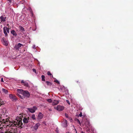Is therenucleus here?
Instances as JSON below:
<instances>
[{"instance_id":"25","label":"nucleus","mask_w":133,"mask_h":133,"mask_svg":"<svg viewBox=\"0 0 133 133\" xmlns=\"http://www.w3.org/2000/svg\"><path fill=\"white\" fill-rule=\"evenodd\" d=\"M76 120H77V121L78 122L79 124L80 125H81V123L79 119H76Z\"/></svg>"},{"instance_id":"27","label":"nucleus","mask_w":133,"mask_h":133,"mask_svg":"<svg viewBox=\"0 0 133 133\" xmlns=\"http://www.w3.org/2000/svg\"><path fill=\"white\" fill-rule=\"evenodd\" d=\"M55 82H56L57 83V84H59V81H57V80H55Z\"/></svg>"},{"instance_id":"43","label":"nucleus","mask_w":133,"mask_h":133,"mask_svg":"<svg viewBox=\"0 0 133 133\" xmlns=\"http://www.w3.org/2000/svg\"><path fill=\"white\" fill-rule=\"evenodd\" d=\"M1 128V127H0V128Z\"/></svg>"},{"instance_id":"41","label":"nucleus","mask_w":133,"mask_h":133,"mask_svg":"<svg viewBox=\"0 0 133 133\" xmlns=\"http://www.w3.org/2000/svg\"><path fill=\"white\" fill-rule=\"evenodd\" d=\"M8 25H9V24H8V25H7V26H8Z\"/></svg>"},{"instance_id":"13","label":"nucleus","mask_w":133,"mask_h":133,"mask_svg":"<svg viewBox=\"0 0 133 133\" xmlns=\"http://www.w3.org/2000/svg\"><path fill=\"white\" fill-rule=\"evenodd\" d=\"M59 103V101L57 100H54L52 102V105H56Z\"/></svg>"},{"instance_id":"37","label":"nucleus","mask_w":133,"mask_h":133,"mask_svg":"<svg viewBox=\"0 0 133 133\" xmlns=\"http://www.w3.org/2000/svg\"><path fill=\"white\" fill-rule=\"evenodd\" d=\"M72 119L71 118V119H70V121H72Z\"/></svg>"},{"instance_id":"22","label":"nucleus","mask_w":133,"mask_h":133,"mask_svg":"<svg viewBox=\"0 0 133 133\" xmlns=\"http://www.w3.org/2000/svg\"><path fill=\"white\" fill-rule=\"evenodd\" d=\"M31 118L33 120H35L36 119V118L35 117V115L34 114H33L31 116Z\"/></svg>"},{"instance_id":"24","label":"nucleus","mask_w":133,"mask_h":133,"mask_svg":"<svg viewBox=\"0 0 133 133\" xmlns=\"http://www.w3.org/2000/svg\"><path fill=\"white\" fill-rule=\"evenodd\" d=\"M47 101L49 103H51L52 102V100L51 99H48Z\"/></svg>"},{"instance_id":"7","label":"nucleus","mask_w":133,"mask_h":133,"mask_svg":"<svg viewBox=\"0 0 133 133\" xmlns=\"http://www.w3.org/2000/svg\"><path fill=\"white\" fill-rule=\"evenodd\" d=\"M84 124L87 127V128L86 129L88 133H89L90 132V129L89 128V126L90 125L89 122L88 121H87L85 123H84Z\"/></svg>"},{"instance_id":"6","label":"nucleus","mask_w":133,"mask_h":133,"mask_svg":"<svg viewBox=\"0 0 133 133\" xmlns=\"http://www.w3.org/2000/svg\"><path fill=\"white\" fill-rule=\"evenodd\" d=\"M4 33L5 34L6 36H7L8 35L6 31L8 33H9V29L7 27H4L3 28Z\"/></svg>"},{"instance_id":"17","label":"nucleus","mask_w":133,"mask_h":133,"mask_svg":"<svg viewBox=\"0 0 133 133\" xmlns=\"http://www.w3.org/2000/svg\"><path fill=\"white\" fill-rule=\"evenodd\" d=\"M0 19L2 21L4 22L5 21V18L3 16H1L0 17Z\"/></svg>"},{"instance_id":"20","label":"nucleus","mask_w":133,"mask_h":133,"mask_svg":"<svg viewBox=\"0 0 133 133\" xmlns=\"http://www.w3.org/2000/svg\"><path fill=\"white\" fill-rule=\"evenodd\" d=\"M46 83L48 85L50 86L51 85V83L49 81H46Z\"/></svg>"},{"instance_id":"3","label":"nucleus","mask_w":133,"mask_h":133,"mask_svg":"<svg viewBox=\"0 0 133 133\" xmlns=\"http://www.w3.org/2000/svg\"><path fill=\"white\" fill-rule=\"evenodd\" d=\"M54 108L59 111H61L64 109V107L60 105H58L57 107H55Z\"/></svg>"},{"instance_id":"35","label":"nucleus","mask_w":133,"mask_h":133,"mask_svg":"<svg viewBox=\"0 0 133 133\" xmlns=\"http://www.w3.org/2000/svg\"><path fill=\"white\" fill-rule=\"evenodd\" d=\"M65 122L66 123V124H67V121L66 120H65Z\"/></svg>"},{"instance_id":"14","label":"nucleus","mask_w":133,"mask_h":133,"mask_svg":"<svg viewBox=\"0 0 133 133\" xmlns=\"http://www.w3.org/2000/svg\"><path fill=\"white\" fill-rule=\"evenodd\" d=\"M28 118H26V117H24L23 119V122L24 123H27L28 122L29 120Z\"/></svg>"},{"instance_id":"5","label":"nucleus","mask_w":133,"mask_h":133,"mask_svg":"<svg viewBox=\"0 0 133 133\" xmlns=\"http://www.w3.org/2000/svg\"><path fill=\"white\" fill-rule=\"evenodd\" d=\"M17 91L18 93L17 94V96H18L21 98L23 99V97H22L19 94H21L22 95L24 91L23 90L21 89H17Z\"/></svg>"},{"instance_id":"16","label":"nucleus","mask_w":133,"mask_h":133,"mask_svg":"<svg viewBox=\"0 0 133 133\" xmlns=\"http://www.w3.org/2000/svg\"><path fill=\"white\" fill-rule=\"evenodd\" d=\"M19 29L20 31L21 32H23L25 31V30L24 28L21 26H20L19 27Z\"/></svg>"},{"instance_id":"31","label":"nucleus","mask_w":133,"mask_h":133,"mask_svg":"<svg viewBox=\"0 0 133 133\" xmlns=\"http://www.w3.org/2000/svg\"><path fill=\"white\" fill-rule=\"evenodd\" d=\"M32 70H33V71L34 72H36V69H32Z\"/></svg>"},{"instance_id":"33","label":"nucleus","mask_w":133,"mask_h":133,"mask_svg":"<svg viewBox=\"0 0 133 133\" xmlns=\"http://www.w3.org/2000/svg\"><path fill=\"white\" fill-rule=\"evenodd\" d=\"M1 81L2 82H4V81H3V78H1Z\"/></svg>"},{"instance_id":"9","label":"nucleus","mask_w":133,"mask_h":133,"mask_svg":"<svg viewBox=\"0 0 133 133\" xmlns=\"http://www.w3.org/2000/svg\"><path fill=\"white\" fill-rule=\"evenodd\" d=\"M40 125V124L39 123H36L34 127L33 128L34 130H37Z\"/></svg>"},{"instance_id":"1","label":"nucleus","mask_w":133,"mask_h":133,"mask_svg":"<svg viewBox=\"0 0 133 133\" xmlns=\"http://www.w3.org/2000/svg\"><path fill=\"white\" fill-rule=\"evenodd\" d=\"M21 117H23L22 115H19L16 117L15 121H10L8 119L4 120V122L5 123H8L9 122L10 125L9 126V129H8V130L5 132V133H15L13 131L15 129H16V128L20 127L22 125Z\"/></svg>"},{"instance_id":"30","label":"nucleus","mask_w":133,"mask_h":133,"mask_svg":"<svg viewBox=\"0 0 133 133\" xmlns=\"http://www.w3.org/2000/svg\"><path fill=\"white\" fill-rule=\"evenodd\" d=\"M66 102L68 103V104H69V105L70 104V103L68 100H66Z\"/></svg>"},{"instance_id":"38","label":"nucleus","mask_w":133,"mask_h":133,"mask_svg":"<svg viewBox=\"0 0 133 133\" xmlns=\"http://www.w3.org/2000/svg\"><path fill=\"white\" fill-rule=\"evenodd\" d=\"M91 130H92V131H93V129H91Z\"/></svg>"},{"instance_id":"12","label":"nucleus","mask_w":133,"mask_h":133,"mask_svg":"<svg viewBox=\"0 0 133 133\" xmlns=\"http://www.w3.org/2000/svg\"><path fill=\"white\" fill-rule=\"evenodd\" d=\"M43 117V115L41 112L39 113L38 116V119L40 120L42 119Z\"/></svg>"},{"instance_id":"39","label":"nucleus","mask_w":133,"mask_h":133,"mask_svg":"<svg viewBox=\"0 0 133 133\" xmlns=\"http://www.w3.org/2000/svg\"><path fill=\"white\" fill-rule=\"evenodd\" d=\"M49 111H51V109H49Z\"/></svg>"},{"instance_id":"42","label":"nucleus","mask_w":133,"mask_h":133,"mask_svg":"<svg viewBox=\"0 0 133 133\" xmlns=\"http://www.w3.org/2000/svg\"><path fill=\"white\" fill-rule=\"evenodd\" d=\"M8 128V127H7L6 128Z\"/></svg>"},{"instance_id":"10","label":"nucleus","mask_w":133,"mask_h":133,"mask_svg":"<svg viewBox=\"0 0 133 133\" xmlns=\"http://www.w3.org/2000/svg\"><path fill=\"white\" fill-rule=\"evenodd\" d=\"M21 83L25 87H28L29 86V84L28 83L24 81V80H22L21 82Z\"/></svg>"},{"instance_id":"18","label":"nucleus","mask_w":133,"mask_h":133,"mask_svg":"<svg viewBox=\"0 0 133 133\" xmlns=\"http://www.w3.org/2000/svg\"><path fill=\"white\" fill-rule=\"evenodd\" d=\"M2 91L5 94H7L8 92V91L7 90H6V89L3 88L2 89Z\"/></svg>"},{"instance_id":"15","label":"nucleus","mask_w":133,"mask_h":133,"mask_svg":"<svg viewBox=\"0 0 133 133\" xmlns=\"http://www.w3.org/2000/svg\"><path fill=\"white\" fill-rule=\"evenodd\" d=\"M11 33L14 36H17V34L14 30H12L11 31Z\"/></svg>"},{"instance_id":"19","label":"nucleus","mask_w":133,"mask_h":133,"mask_svg":"<svg viewBox=\"0 0 133 133\" xmlns=\"http://www.w3.org/2000/svg\"><path fill=\"white\" fill-rule=\"evenodd\" d=\"M4 104V102L3 100L2 99H0V106L3 104Z\"/></svg>"},{"instance_id":"34","label":"nucleus","mask_w":133,"mask_h":133,"mask_svg":"<svg viewBox=\"0 0 133 133\" xmlns=\"http://www.w3.org/2000/svg\"><path fill=\"white\" fill-rule=\"evenodd\" d=\"M9 2V3H11V0H7Z\"/></svg>"},{"instance_id":"2","label":"nucleus","mask_w":133,"mask_h":133,"mask_svg":"<svg viewBox=\"0 0 133 133\" xmlns=\"http://www.w3.org/2000/svg\"><path fill=\"white\" fill-rule=\"evenodd\" d=\"M23 45L19 43L16 44L14 47V49L17 51L20 50L21 49V46H23Z\"/></svg>"},{"instance_id":"26","label":"nucleus","mask_w":133,"mask_h":133,"mask_svg":"<svg viewBox=\"0 0 133 133\" xmlns=\"http://www.w3.org/2000/svg\"><path fill=\"white\" fill-rule=\"evenodd\" d=\"M47 74L49 76H51V74L50 73V71H48L47 72Z\"/></svg>"},{"instance_id":"4","label":"nucleus","mask_w":133,"mask_h":133,"mask_svg":"<svg viewBox=\"0 0 133 133\" xmlns=\"http://www.w3.org/2000/svg\"><path fill=\"white\" fill-rule=\"evenodd\" d=\"M28 111L31 113H33L35 112L36 110L37 109L36 107L34 106L32 108H27Z\"/></svg>"},{"instance_id":"29","label":"nucleus","mask_w":133,"mask_h":133,"mask_svg":"<svg viewBox=\"0 0 133 133\" xmlns=\"http://www.w3.org/2000/svg\"><path fill=\"white\" fill-rule=\"evenodd\" d=\"M79 116L80 117H81L82 116V113L81 112V113L79 114Z\"/></svg>"},{"instance_id":"36","label":"nucleus","mask_w":133,"mask_h":133,"mask_svg":"<svg viewBox=\"0 0 133 133\" xmlns=\"http://www.w3.org/2000/svg\"><path fill=\"white\" fill-rule=\"evenodd\" d=\"M75 130L76 131V133H77V130H76V129H75Z\"/></svg>"},{"instance_id":"28","label":"nucleus","mask_w":133,"mask_h":133,"mask_svg":"<svg viewBox=\"0 0 133 133\" xmlns=\"http://www.w3.org/2000/svg\"><path fill=\"white\" fill-rule=\"evenodd\" d=\"M65 116L66 118H68V114L66 113L65 114Z\"/></svg>"},{"instance_id":"32","label":"nucleus","mask_w":133,"mask_h":133,"mask_svg":"<svg viewBox=\"0 0 133 133\" xmlns=\"http://www.w3.org/2000/svg\"><path fill=\"white\" fill-rule=\"evenodd\" d=\"M32 48H33L34 49H35V45H33L32 46Z\"/></svg>"},{"instance_id":"23","label":"nucleus","mask_w":133,"mask_h":133,"mask_svg":"<svg viewBox=\"0 0 133 133\" xmlns=\"http://www.w3.org/2000/svg\"><path fill=\"white\" fill-rule=\"evenodd\" d=\"M4 43H5V44L6 46H7L8 45V43L6 41H5L4 40H3Z\"/></svg>"},{"instance_id":"11","label":"nucleus","mask_w":133,"mask_h":133,"mask_svg":"<svg viewBox=\"0 0 133 133\" xmlns=\"http://www.w3.org/2000/svg\"><path fill=\"white\" fill-rule=\"evenodd\" d=\"M9 97L10 98L12 101H14L16 99V96L12 94H10L9 95Z\"/></svg>"},{"instance_id":"40","label":"nucleus","mask_w":133,"mask_h":133,"mask_svg":"<svg viewBox=\"0 0 133 133\" xmlns=\"http://www.w3.org/2000/svg\"><path fill=\"white\" fill-rule=\"evenodd\" d=\"M81 133H84V132H83L82 131Z\"/></svg>"},{"instance_id":"8","label":"nucleus","mask_w":133,"mask_h":133,"mask_svg":"<svg viewBox=\"0 0 133 133\" xmlns=\"http://www.w3.org/2000/svg\"><path fill=\"white\" fill-rule=\"evenodd\" d=\"M22 95H23L24 96L26 97H28L30 96V94L28 91H24Z\"/></svg>"},{"instance_id":"21","label":"nucleus","mask_w":133,"mask_h":133,"mask_svg":"<svg viewBox=\"0 0 133 133\" xmlns=\"http://www.w3.org/2000/svg\"><path fill=\"white\" fill-rule=\"evenodd\" d=\"M42 80L43 81H45V76L43 75H42L41 76Z\"/></svg>"}]
</instances>
